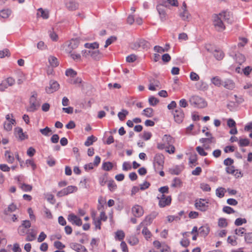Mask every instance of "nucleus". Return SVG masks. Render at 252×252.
<instances>
[{"mask_svg":"<svg viewBox=\"0 0 252 252\" xmlns=\"http://www.w3.org/2000/svg\"><path fill=\"white\" fill-rule=\"evenodd\" d=\"M211 82L215 86L217 87H220L221 86V84H222L221 80L220 78L218 76H215L212 78L211 79Z\"/></svg>","mask_w":252,"mask_h":252,"instance_id":"nucleus-31","label":"nucleus"},{"mask_svg":"<svg viewBox=\"0 0 252 252\" xmlns=\"http://www.w3.org/2000/svg\"><path fill=\"white\" fill-rule=\"evenodd\" d=\"M223 87L228 90H233L235 88V83L233 80L227 79L222 83Z\"/></svg>","mask_w":252,"mask_h":252,"instance_id":"nucleus-23","label":"nucleus"},{"mask_svg":"<svg viewBox=\"0 0 252 252\" xmlns=\"http://www.w3.org/2000/svg\"><path fill=\"white\" fill-rule=\"evenodd\" d=\"M125 233L122 230H118L116 232L115 238L121 241L124 239Z\"/></svg>","mask_w":252,"mask_h":252,"instance_id":"nucleus-45","label":"nucleus"},{"mask_svg":"<svg viewBox=\"0 0 252 252\" xmlns=\"http://www.w3.org/2000/svg\"><path fill=\"white\" fill-rule=\"evenodd\" d=\"M214 138L213 136H211V137L208 138H202L200 139L199 141L201 143H204L206 142H208L209 143H211L213 142V140Z\"/></svg>","mask_w":252,"mask_h":252,"instance_id":"nucleus-55","label":"nucleus"},{"mask_svg":"<svg viewBox=\"0 0 252 252\" xmlns=\"http://www.w3.org/2000/svg\"><path fill=\"white\" fill-rule=\"evenodd\" d=\"M162 143H158L157 144V148L159 150H163L166 146H169L173 144L175 140L171 135L165 134L162 138Z\"/></svg>","mask_w":252,"mask_h":252,"instance_id":"nucleus-2","label":"nucleus"},{"mask_svg":"<svg viewBox=\"0 0 252 252\" xmlns=\"http://www.w3.org/2000/svg\"><path fill=\"white\" fill-rule=\"evenodd\" d=\"M181 184V180L179 178L176 177L173 179L171 186L174 188L180 187Z\"/></svg>","mask_w":252,"mask_h":252,"instance_id":"nucleus-41","label":"nucleus"},{"mask_svg":"<svg viewBox=\"0 0 252 252\" xmlns=\"http://www.w3.org/2000/svg\"><path fill=\"white\" fill-rule=\"evenodd\" d=\"M128 114V111L126 109H122L121 112L118 114V116L120 121H124L126 116Z\"/></svg>","mask_w":252,"mask_h":252,"instance_id":"nucleus-30","label":"nucleus"},{"mask_svg":"<svg viewBox=\"0 0 252 252\" xmlns=\"http://www.w3.org/2000/svg\"><path fill=\"white\" fill-rule=\"evenodd\" d=\"M245 240L247 243H252V232L245 233Z\"/></svg>","mask_w":252,"mask_h":252,"instance_id":"nucleus-52","label":"nucleus"},{"mask_svg":"<svg viewBox=\"0 0 252 252\" xmlns=\"http://www.w3.org/2000/svg\"><path fill=\"white\" fill-rule=\"evenodd\" d=\"M149 102L150 105L155 106L159 102V100L154 96H151L149 98Z\"/></svg>","mask_w":252,"mask_h":252,"instance_id":"nucleus-46","label":"nucleus"},{"mask_svg":"<svg viewBox=\"0 0 252 252\" xmlns=\"http://www.w3.org/2000/svg\"><path fill=\"white\" fill-rule=\"evenodd\" d=\"M80 40L79 39L76 38H72L70 41L68 45V48L66 50H69L72 51L73 49L77 48L79 44Z\"/></svg>","mask_w":252,"mask_h":252,"instance_id":"nucleus-19","label":"nucleus"},{"mask_svg":"<svg viewBox=\"0 0 252 252\" xmlns=\"http://www.w3.org/2000/svg\"><path fill=\"white\" fill-rule=\"evenodd\" d=\"M157 215V213L153 212L147 216L143 221V224H145V225H150L152 222L153 220L156 217Z\"/></svg>","mask_w":252,"mask_h":252,"instance_id":"nucleus-20","label":"nucleus"},{"mask_svg":"<svg viewBox=\"0 0 252 252\" xmlns=\"http://www.w3.org/2000/svg\"><path fill=\"white\" fill-rule=\"evenodd\" d=\"M65 189L68 194L76 191L78 189L77 187L74 186H69L65 188Z\"/></svg>","mask_w":252,"mask_h":252,"instance_id":"nucleus-56","label":"nucleus"},{"mask_svg":"<svg viewBox=\"0 0 252 252\" xmlns=\"http://www.w3.org/2000/svg\"><path fill=\"white\" fill-rule=\"evenodd\" d=\"M218 225L220 227H226L227 225L226 220L224 218H220L219 220Z\"/></svg>","mask_w":252,"mask_h":252,"instance_id":"nucleus-50","label":"nucleus"},{"mask_svg":"<svg viewBox=\"0 0 252 252\" xmlns=\"http://www.w3.org/2000/svg\"><path fill=\"white\" fill-rule=\"evenodd\" d=\"M14 134L21 141L28 138V136L23 132V129L20 127H17L14 128Z\"/></svg>","mask_w":252,"mask_h":252,"instance_id":"nucleus-14","label":"nucleus"},{"mask_svg":"<svg viewBox=\"0 0 252 252\" xmlns=\"http://www.w3.org/2000/svg\"><path fill=\"white\" fill-rule=\"evenodd\" d=\"M48 61L51 66L53 67H55L59 65V63L58 59L54 56H50L48 58Z\"/></svg>","mask_w":252,"mask_h":252,"instance_id":"nucleus-27","label":"nucleus"},{"mask_svg":"<svg viewBox=\"0 0 252 252\" xmlns=\"http://www.w3.org/2000/svg\"><path fill=\"white\" fill-rule=\"evenodd\" d=\"M250 144V141L247 138H240L238 142V144L240 147L247 146Z\"/></svg>","mask_w":252,"mask_h":252,"instance_id":"nucleus-37","label":"nucleus"},{"mask_svg":"<svg viewBox=\"0 0 252 252\" xmlns=\"http://www.w3.org/2000/svg\"><path fill=\"white\" fill-rule=\"evenodd\" d=\"M225 189L223 188H219L216 189V193L218 197L222 198L224 195Z\"/></svg>","mask_w":252,"mask_h":252,"instance_id":"nucleus-43","label":"nucleus"},{"mask_svg":"<svg viewBox=\"0 0 252 252\" xmlns=\"http://www.w3.org/2000/svg\"><path fill=\"white\" fill-rule=\"evenodd\" d=\"M65 52L74 61L78 62L81 60V56L80 54L72 52L71 50H65Z\"/></svg>","mask_w":252,"mask_h":252,"instance_id":"nucleus-22","label":"nucleus"},{"mask_svg":"<svg viewBox=\"0 0 252 252\" xmlns=\"http://www.w3.org/2000/svg\"><path fill=\"white\" fill-rule=\"evenodd\" d=\"M221 18L228 24H231L234 21L232 13L229 11H222L219 14Z\"/></svg>","mask_w":252,"mask_h":252,"instance_id":"nucleus-11","label":"nucleus"},{"mask_svg":"<svg viewBox=\"0 0 252 252\" xmlns=\"http://www.w3.org/2000/svg\"><path fill=\"white\" fill-rule=\"evenodd\" d=\"M117 39V37L115 36H111L109 38H108L105 42V44L104 45V48H107L109 45L113 43L114 41H115Z\"/></svg>","mask_w":252,"mask_h":252,"instance_id":"nucleus-44","label":"nucleus"},{"mask_svg":"<svg viewBox=\"0 0 252 252\" xmlns=\"http://www.w3.org/2000/svg\"><path fill=\"white\" fill-rule=\"evenodd\" d=\"M127 242L131 246H134L138 243L139 240L135 236H132L127 239Z\"/></svg>","mask_w":252,"mask_h":252,"instance_id":"nucleus-36","label":"nucleus"},{"mask_svg":"<svg viewBox=\"0 0 252 252\" xmlns=\"http://www.w3.org/2000/svg\"><path fill=\"white\" fill-rule=\"evenodd\" d=\"M196 150L201 156H206L208 154L207 153L204 151V149L200 146L197 147L196 148Z\"/></svg>","mask_w":252,"mask_h":252,"instance_id":"nucleus-53","label":"nucleus"},{"mask_svg":"<svg viewBox=\"0 0 252 252\" xmlns=\"http://www.w3.org/2000/svg\"><path fill=\"white\" fill-rule=\"evenodd\" d=\"M38 16H40L44 19H47L49 17V13L47 10H44L42 8L38 9V12L37 13Z\"/></svg>","mask_w":252,"mask_h":252,"instance_id":"nucleus-26","label":"nucleus"},{"mask_svg":"<svg viewBox=\"0 0 252 252\" xmlns=\"http://www.w3.org/2000/svg\"><path fill=\"white\" fill-rule=\"evenodd\" d=\"M20 188L24 191H30L32 189V186L30 185L19 183Z\"/></svg>","mask_w":252,"mask_h":252,"instance_id":"nucleus-32","label":"nucleus"},{"mask_svg":"<svg viewBox=\"0 0 252 252\" xmlns=\"http://www.w3.org/2000/svg\"><path fill=\"white\" fill-rule=\"evenodd\" d=\"M194 205L197 210L205 212L208 209L209 202L206 199L200 198L196 200Z\"/></svg>","mask_w":252,"mask_h":252,"instance_id":"nucleus-4","label":"nucleus"},{"mask_svg":"<svg viewBox=\"0 0 252 252\" xmlns=\"http://www.w3.org/2000/svg\"><path fill=\"white\" fill-rule=\"evenodd\" d=\"M246 222L247 220L245 219L238 218L235 220L234 223L236 226H240Z\"/></svg>","mask_w":252,"mask_h":252,"instance_id":"nucleus-57","label":"nucleus"},{"mask_svg":"<svg viewBox=\"0 0 252 252\" xmlns=\"http://www.w3.org/2000/svg\"><path fill=\"white\" fill-rule=\"evenodd\" d=\"M214 57L217 60H221L224 57V54L221 51L216 50L214 53Z\"/></svg>","mask_w":252,"mask_h":252,"instance_id":"nucleus-39","label":"nucleus"},{"mask_svg":"<svg viewBox=\"0 0 252 252\" xmlns=\"http://www.w3.org/2000/svg\"><path fill=\"white\" fill-rule=\"evenodd\" d=\"M132 213L135 217H140L144 214L143 208L138 205H135L132 208Z\"/></svg>","mask_w":252,"mask_h":252,"instance_id":"nucleus-15","label":"nucleus"},{"mask_svg":"<svg viewBox=\"0 0 252 252\" xmlns=\"http://www.w3.org/2000/svg\"><path fill=\"white\" fill-rule=\"evenodd\" d=\"M108 187L110 191H114L117 188V186L114 181H109L108 184Z\"/></svg>","mask_w":252,"mask_h":252,"instance_id":"nucleus-63","label":"nucleus"},{"mask_svg":"<svg viewBox=\"0 0 252 252\" xmlns=\"http://www.w3.org/2000/svg\"><path fill=\"white\" fill-rule=\"evenodd\" d=\"M225 171L227 173L234 175L237 178L240 177L239 175H241V177L242 176L241 172L239 171L238 169H235V167L233 165L230 166H227L225 168Z\"/></svg>","mask_w":252,"mask_h":252,"instance_id":"nucleus-18","label":"nucleus"},{"mask_svg":"<svg viewBox=\"0 0 252 252\" xmlns=\"http://www.w3.org/2000/svg\"><path fill=\"white\" fill-rule=\"evenodd\" d=\"M67 220L72 224H75L77 226H81L82 224L81 219L74 214L68 215Z\"/></svg>","mask_w":252,"mask_h":252,"instance_id":"nucleus-13","label":"nucleus"},{"mask_svg":"<svg viewBox=\"0 0 252 252\" xmlns=\"http://www.w3.org/2000/svg\"><path fill=\"white\" fill-rule=\"evenodd\" d=\"M222 211L223 212L228 214H230L235 213V211L233 210V208L227 206L223 207Z\"/></svg>","mask_w":252,"mask_h":252,"instance_id":"nucleus-54","label":"nucleus"},{"mask_svg":"<svg viewBox=\"0 0 252 252\" xmlns=\"http://www.w3.org/2000/svg\"><path fill=\"white\" fill-rule=\"evenodd\" d=\"M137 59V56L134 54H131L126 58V61L128 63H133Z\"/></svg>","mask_w":252,"mask_h":252,"instance_id":"nucleus-59","label":"nucleus"},{"mask_svg":"<svg viewBox=\"0 0 252 252\" xmlns=\"http://www.w3.org/2000/svg\"><path fill=\"white\" fill-rule=\"evenodd\" d=\"M77 74V72L71 68L67 69L65 71V75L67 76L74 77Z\"/></svg>","mask_w":252,"mask_h":252,"instance_id":"nucleus-47","label":"nucleus"},{"mask_svg":"<svg viewBox=\"0 0 252 252\" xmlns=\"http://www.w3.org/2000/svg\"><path fill=\"white\" fill-rule=\"evenodd\" d=\"M143 115L148 118H151L153 116V109L152 108H147L143 110Z\"/></svg>","mask_w":252,"mask_h":252,"instance_id":"nucleus-33","label":"nucleus"},{"mask_svg":"<svg viewBox=\"0 0 252 252\" xmlns=\"http://www.w3.org/2000/svg\"><path fill=\"white\" fill-rule=\"evenodd\" d=\"M11 13V10L8 9H2L0 11V18L4 19H6L9 17Z\"/></svg>","mask_w":252,"mask_h":252,"instance_id":"nucleus-28","label":"nucleus"},{"mask_svg":"<svg viewBox=\"0 0 252 252\" xmlns=\"http://www.w3.org/2000/svg\"><path fill=\"white\" fill-rule=\"evenodd\" d=\"M35 234L32 232L27 233V236L26 237V240L27 241H32L35 239Z\"/></svg>","mask_w":252,"mask_h":252,"instance_id":"nucleus-60","label":"nucleus"},{"mask_svg":"<svg viewBox=\"0 0 252 252\" xmlns=\"http://www.w3.org/2000/svg\"><path fill=\"white\" fill-rule=\"evenodd\" d=\"M47 163L49 166H54L56 164L55 159L52 157H48L47 160Z\"/></svg>","mask_w":252,"mask_h":252,"instance_id":"nucleus-62","label":"nucleus"},{"mask_svg":"<svg viewBox=\"0 0 252 252\" xmlns=\"http://www.w3.org/2000/svg\"><path fill=\"white\" fill-rule=\"evenodd\" d=\"M142 233L147 240L150 239L152 236L151 232L146 226L144 227Z\"/></svg>","mask_w":252,"mask_h":252,"instance_id":"nucleus-40","label":"nucleus"},{"mask_svg":"<svg viewBox=\"0 0 252 252\" xmlns=\"http://www.w3.org/2000/svg\"><path fill=\"white\" fill-rule=\"evenodd\" d=\"M197 155L196 154L194 155L193 156H192L191 157L189 158V164H194V166H195L196 164H198L197 162Z\"/></svg>","mask_w":252,"mask_h":252,"instance_id":"nucleus-51","label":"nucleus"},{"mask_svg":"<svg viewBox=\"0 0 252 252\" xmlns=\"http://www.w3.org/2000/svg\"><path fill=\"white\" fill-rule=\"evenodd\" d=\"M88 53L90 54L92 58L96 61H98L103 57V54L98 50L89 51Z\"/></svg>","mask_w":252,"mask_h":252,"instance_id":"nucleus-21","label":"nucleus"},{"mask_svg":"<svg viewBox=\"0 0 252 252\" xmlns=\"http://www.w3.org/2000/svg\"><path fill=\"white\" fill-rule=\"evenodd\" d=\"M160 251L161 252H170L171 250L170 248L165 244H163L161 247Z\"/></svg>","mask_w":252,"mask_h":252,"instance_id":"nucleus-64","label":"nucleus"},{"mask_svg":"<svg viewBox=\"0 0 252 252\" xmlns=\"http://www.w3.org/2000/svg\"><path fill=\"white\" fill-rule=\"evenodd\" d=\"M113 167L112 163L109 161L103 162L102 166V169L107 171L111 170Z\"/></svg>","mask_w":252,"mask_h":252,"instance_id":"nucleus-35","label":"nucleus"},{"mask_svg":"<svg viewBox=\"0 0 252 252\" xmlns=\"http://www.w3.org/2000/svg\"><path fill=\"white\" fill-rule=\"evenodd\" d=\"M97 139L93 135L89 136L87 138V140L85 142V145L87 147L92 145L94 142Z\"/></svg>","mask_w":252,"mask_h":252,"instance_id":"nucleus-34","label":"nucleus"},{"mask_svg":"<svg viewBox=\"0 0 252 252\" xmlns=\"http://www.w3.org/2000/svg\"><path fill=\"white\" fill-rule=\"evenodd\" d=\"M84 46L86 48H90L93 49H98L99 47V44L96 42L92 43H87L85 44Z\"/></svg>","mask_w":252,"mask_h":252,"instance_id":"nucleus-38","label":"nucleus"},{"mask_svg":"<svg viewBox=\"0 0 252 252\" xmlns=\"http://www.w3.org/2000/svg\"><path fill=\"white\" fill-rule=\"evenodd\" d=\"M240 41L238 43V47H244L248 42V39L245 37H239Z\"/></svg>","mask_w":252,"mask_h":252,"instance_id":"nucleus-58","label":"nucleus"},{"mask_svg":"<svg viewBox=\"0 0 252 252\" xmlns=\"http://www.w3.org/2000/svg\"><path fill=\"white\" fill-rule=\"evenodd\" d=\"M199 233L202 236H207L210 231L209 228L208 226H201L199 229Z\"/></svg>","mask_w":252,"mask_h":252,"instance_id":"nucleus-29","label":"nucleus"},{"mask_svg":"<svg viewBox=\"0 0 252 252\" xmlns=\"http://www.w3.org/2000/svg\"><path fill=\"white\" fill-rule=\"evenodd\" d=\"M10 52L7 49H5L3 50L0 51V58H3L5 56H9Z\"/></svg>","mask_w":252,"mask_h":252,"instance_id":"nucleus-61","label":"nucleus"},{"mask_svg":"<svg viewBox=\"0 0 252 252\" xmlns=\"http://www.w3.org/2000/svg\"><path fill=\"white\" fill-rule=\"evenodd\" d=\"M166 2H164L162 4H159L157 6V10L159 14L160 18L162 21L166 20L167 9Z\"/></svg>","mask_w":252,"mask_h":252,"instance_id":"nucleus-8","label":"nucleus"},{"mask_svg":"<svg viewBox=\"0 0 252 252\" xmlns=\"http://www.w3.org/2000/svg\"><path fill=\"white\" fill-rule=\"evenodd\" d=\"M164 163V157L161 154H157L154 158L153 165L156 172L159 170H163Z\"/></svg>","mask_w":252,"mask_h":252,"instance_id":"nucleus-1","label":"nucleus"},{"mask_svg":"<svg viewBox=\"0 0 252 252\" xmlns=\"http://www.w3.org/2000/svg\"><path fill=\"white\" fill-rule=\"evenodd\" d=\"M222 20V19L219 14H215L213 17V24L216 28H218L219 30H224L225 26Z\"/></svg>","mask_w":252,"mask_h":252,"instance_id":"nucleus-10","label":"nucleus"},{"mask_svg":"<svg viewBox=\"0 0 252 252\" xmlns=\"http://www.w3.org/2000/svg\"><path fill=\"white\" fill-rule=\"evenodd\" d=\"M189 102L191 105L199 108H204L207 105L206 101L203 98L197 95L191 97L189 99Z\"/></svg>","mask_w":252,"mask_h":252,"instance_id":"nucleus-3","label":"nucleus"},{"mask_svg":"<svg viewBox=\"0 0 252 252\" xmlns=\"http://www.w3.org/2000/svg\"><path fill=\"white\" fill-rule=\"evenodd\" d=\"M16 124V121L11 119L9 122H5L4 123V128L7 131H10L12 128V125Z\"/></svg>","mask_w":252,"mask_h":252,"instance_id":"nucleus-25","label":"nucleus"},{"mask_svg":"<svg viewBox=\"0 0 252 252\" xmlns=\"http://www.w3.org/2000/svg\"><path fill=\"white\" fill-rule=\"evenodd\" d=\"M5 158L9 163H13L15 160L14 154L9 151H6L4 154Z\"/></svg>","mask_w":252,"mask_h":252,"instance_id":"nucleus-24","label":"nucleus"},{"mask_svg":"<svg viewBox=\"0 0 252 252\" xmlns=\"http://www.w3.org/2000/svg\"><path fill=\"white\" fill-rule=\"evenodd\" d=\"M159 200L158 205L160 207L163 208L170 204L171 197L170 196H166L164 194H159L157 196Z\"/></svg>","mask_w":252,"mask_h":252,"instance_id":"nucleus-6","label":"nucleus"},{"mask_svg":"<svg viewBox=\"0 0 252 252\" xmlns=\"http://www.w3.org/2000/svg\"><path fill=\"white\" fill-rule=\"evenodd\" d=\"M37 94L33 93L30 98V107L28 108V111L30 112H34L39 107L40 104L36 100Z\"/></svg>","mask_w":252,"mask_h":252,"instance_id":"nucleus-5","label":"nucleus"},{"mask_svg":"<svg viewBox=\"0 0 252 252\" xmlns=\"http://www.w3.org/2000/svg\"><path fill=\"white\" fill-rule=\"evenodd\" d=\"M149 46L148 42L143 39H138L131 44V48L134 50H137L141 47L145 49L148 48Z\"/></svg>","mask_w":252,"mask_h":252,"instance_id":"nucleus-7","label":"nucleus"},{"mask_svg":"<svg viewBox=\"0 0 252 252\" xmlns=\"http://www.w3.org/2000/svg\"><path fill=\"white\" fill-rule=\"evenodd\" d=\"M154 50L155 52L162 53L168 51V48H162L159 46H155L154 48Z\"/></svg>","mask_w":252,"mask_h":252,"instance_id":"nucleus-49","label":"nucleus"},{"mask_svg":"<svg viewBox=\"0 0 252 252\" xmlns=\"http://www.w3.org/2000/svg\"><path fill=\"white\" fill-rule=\"evenodd\" d=\"M65 6L68 10L74 11L78 8L79 4L74 0H69L65 2Z\"/></svg>","mask_w":252,"mask_h":252,"instance_id":"nucleus-16","label":"nucleus"},{"mask_svg":"<svg viewBox=\"0 0 252 252\" xmlns=\"http://www.w3.org/2000/svg\"><path fill=\"white\" fill-rule=\"evenodd\" d=\"M59 83L55 81L51 80L49 82V86L46 87V92L48 94H51L57 91L59 88Z\"/></svg>","mask_w":252,"mask_h":252,"instance_id":"nucleus-12","label":"nucleus"},{"mask_svg":"<svg viewBox=\"0 0 252 252\" xmlns=\"http://www.w3.org/2000/svg\"><path fill=\"white\" fill-rule=\"evenodd\" d=\"M200 187L204 191H210L211 189L210 186L208 184L204 183H201L200 185Z\"/></svg>","mask_w":252,"mask_h":252,"instance_id":"nucleus-48","label":"nucleus"},{"mask_svg":"<svg viewBox=\"0 0 252 252\" xmlns=\"http://www.w3.org/2000/svg\"><path fill=\"white\" fill-rule=\"evenodd\" d=\"M157 88L158 89L161 88L159 81L155 79L150 80L149 89L151 91H155Z\"/></svg>","mask_w":252,"mask_h":252,"instance_id":"nucleus-17","label":"nucleus"},{"mask_svg":"<svg viewBox=\"0 0 252 252\" xmlns=\"http://www.w3.org/2000/svg\"><path fill=\"white\" fill-rule=\"evenodd\" d=\"M173 115L176 122L180 124L183 122L184 118V113L181 108H177L173 112Z\"/></svg>","mask_w":252,"mask_h":252,"instance_id":"nucleus-9","label":"nucleus"},{"mask_svg":"<svg viewBox=\"0 0 252 252\" xmlns=\"http://www.w3.org/2000/svg\"><path fill=\"white\" fill-rule=\"evenodd\" d=\"M17 209L16 206L14 204H11L8 206V208L4 210V214L8 215L9 213L14 212Z\"/></svg>","mask_w":252,"mask_h":252,"instance_id":"nucleus-42","label":"nucleus"}]
</instances>
